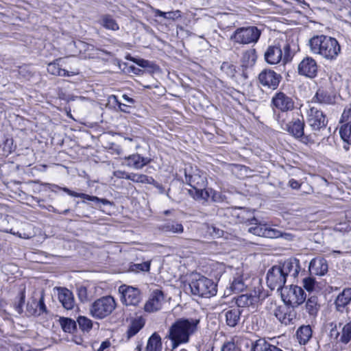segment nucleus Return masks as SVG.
Wrapping results in <instances>:
<instances>
[{"mask_svg":"<svg viewBox=\"0 0 351 351\" xmlns=\"http://www.w3.org/2000/svg\"><path fill=\"white\" fill-rule=\"evenodd\" d=\"M308 45L312 53L329 61L335 60L341 53V46L337 40L324 34L312 37Z\"/></svg>","mask_w":351,"mask_h":351,"instance_id":"f257e3e1","label":"nucleus"},{"mask_svg":"<svg viewBox=\"0 0 351 351\" xmlns=\"http://www.w3.org/2000/svg\"><path fill=\"white\" fill-rule=\"evenodd\" d=\"M199 318H179L170 327L169 337L172 341L173 349L181 343H187L191 335L197 330Z\"/></svg>","mask_w":351,"mask_h":351,"instance_id":"f03ea898","label":"nucleus"},{"mask_svg":"<svg viewBox=\"0 0 351 351\" xmlns=\"http://www.w3.org/2000/svg\"><path fill=\"white\" fill-rule=\"evenodd\" d=\"M189 287L193 295L204 298L215 295L217 291V285L212 280L199 274L192 276Z\"/></svg>","mask_w":351,"mask_h":351,"instance_id":"7ed1b4c3","label":"nucleus"},{"mask_svg":"<svg viewBox=\"0 0 351 351\" xmlns=\"http://www.w3.org/2000/svg\"><path fill=\"white\" fill-rule=\"evenodd\" d=\"M116 307L112 296H105L96 300L90 308L91 315L97 319H103L110 315Z\"/></svg>","mask_w":351,"mask_h":351,"instance_id":"20e7f679","label":"nucleus"},{"mask_svg":"<svg viewBox=\"0 0 351 351\" xmlns=\"http://www.w3.org/2000/svg\"><path fill=\"white\" fill-rule=\"evenodd\" d=\"M261 32L255 26L237 28L230 36L234 43L243 45L256 43L259 40Z\"/></svg>","mask_w":351,"mask_h":351,"instance_id":"39448f33","label":"nucleus"},{"mask_svg":"<svg viewBox=\"0 0 351 351\" xmlns=\"http://www.w3.org/2000/svg\"><path fill=\"white\" fill-rule=\"evenodd\" d=\"M281 297L287 306L294 308L305 301L306 295L300 287L291 285L281 291Z\"/></svg>","mask_w":351,"mask_h":351,"instance_id":"423d86ee","label":"nucleus"},{"mask_svg":"<svg viewBox=\"0 0 351 351\" xmlns=\"http://www.w3.org/2000/svg\"><path fill=\"white\" fill-rule=\"evenodd\" d=\"M306 121L313 131L325 128L328 123L326 114L315 106H309L307 110Z\"/></svg>","mask_w":351,"mask_h":351,"instance_id":"0eeeda50","label":"nucleus"},{"mask_svg":"<svg viewBox=\"0 0 351 351\" xmlns=\"http://www.w3.org/2000/svg\"><path fill=\"white\" fill-rule=\"evenodd\" d=\"M267 286L271 289H276L277 291H282L285 289V284L287 281L281 267L277 265L271 267L266 276Z\"/></svg>","mask_w":351,"mask_h":351,"instance_id":"6e6552de","label":"nucleus"},{"mask_svg":"<svg viewBox=\"0 0 351 351\" xmlns=\"http://www.w3.org/2000/svg\"><path fill=\"white\" fill-rule=\"evenodd\" d=\"M119 292L121 301L126 306H138L143 299L141 291L136 287L123 285L119 287Z\"/></svg>","mask_w":351,"mask_h":351,"instance_id":"1a4fd4ad","label":"nucleus"},{"mask_svg":"<svg viewBox=\"0 0 351 351\" xmlns=\"http://www.w3.org/2000/svg\"><path fill=\"white\" fill-rule=\"evenodd\" d=\"M185 182L192 189L205 188L207 180L205 174L196 167L189 166L184 169Z\"/></svg>","mask_w":351,"mask_h":351,"instance_id":"9d476101","label":"nucleus"},{"mask_svg":"<svg viewBox=\"0 0 351 351\" xmlns=\"http://www.w3.org/2000/svg\"><path fill=\"white\" fill-rule=\"evenodd\" d=\"M304 121L301 116V118H293L287 124V131L295 138L300 139L302 143L307 144L310 142L311 138L304 134Z\"/></svg>","mask_w":351,"mask_h":351,"instance_id":"9b49d317","label":"nucleus"},{"mask_svg":"<svg viewBox=\"0 0 351 351\" xmlns=\"http://www.w3.org/2000/svg\"><path fill=\"white\" fill-rule=\"evenodd\" d=\"M257 222L258 220L255 217L250 219V223L255 226L248 228L249 232L258 237L269 239L278 238L282 236L280 231L269 226L267 224L257 223Z\"/></svg>","mask_w":351,"mask_h":351,"instance_id":"f8f14e48","label":"nucleus"},{"mask_svg":"<svg viewBox=\"0 0 351 351\" xmlns=\"http://www.w3.org/2000/svg\"><path fill=\"white\" fill-rule=\"evenodd\" d=\"M281 75L271 69H264L258 75L260 84L265 88L275 90L281 80Z\"/></svg>","mask_w":351,"mask_h":351,"instance_id":"ddd939ff","label":"nucleus"},{"mask_svg":"<svg viewBox=\"0 0 351 351\" xmlns=\"http://www.w3.org/2000/svg\"><path fill=\"white\" fill-rule=\"evenodd\" d=\"M271 104L281 112L291 111L295 107L293 99L282 92L275 94L272 98Z\"/></svg>","mask_w":351,"mask_h":351,"instance_id":"4468645a","label":"nucleus"},{"mask_svg":"<svg viewBox=\"0 0 351 351\" xmlns=\"http://www.w3.org/2000/svg\"><path fill=\"white\" fill-rule=\"evenodd\" d=\"M298 70L300 75L314 78L317 75L318 66L315 60L307 56L298 64Z\"/></svg>","mask_w":351,"mask_h":351,"instance_id":"2eb2a0df","label":"nucleus"},{"mask_svg":"<svg viewBox=\"0 0 351 351\" xmlns=\"http://www.w3.org/2000/svg\"><path fill=\"white\" fill-rule=\"evenodd\" d=\"M164 300L165 295L163 292L159 289L154 290L148 300L145 304V311L147 313H154L159 311L162 307Z\"/></svg>","mask_w":351,"mask_h":351,"instance_id":"dca6fc26","label":"nucleus"},{"mask_svg":"<svg viewBox=\"0 0 351 351\" xmlns=\"http://www.w3.org/2000/svg\"><path fill=\"white\" fill-rule=\"evenodd\" d=\"M278 265L281 267V270L283 271L286 278L288 276L296 278L301 269L300 261L296 258H290Z\"/></svg>","mask_w":351,"mask_h":351,"instance_id":"f3484780","label":"nucleus"},{"mask_svg":"<svg viewBox=\"0 0 351 351\" xmlns=\"http://www.w3.org/2000/svg\"><path fill=\"white\" fill-rule=\"evenodd\" d=\"M124 160L128 167L139 170L149 164L152 159L148 157H143L139 154H134L125 157Z\"/></svg>","mask_w":351,"mask_h":351,"instance_id":"a211bd4d","label":"nucleus"},{"mask_svg":"<svg viewBox=\"0 0 351 351\" xmlns=\"http://www.w3.org/2000/svg\"><path fill=\"white\" fill-rule=\"evenodd\" d=\"M274 315L282 323L288 325L295 318V312L290 306H278L274 311Z\"/></svg>","mask_w":351,"mask_h":351,"instance_id":"6ab92c4d","label":"nucleus"},{"mask_svg":"<svg viewBox=\"0 0 351 351\" xmlns=\"http://www.w3.org/2000/svg\"><path fill=\"white\" fill-rule=\"evenodd\" d=\"M243 309L239 307H230L223 311L226 317V323L229 327L237 326L241 319Z\"/></svg>","mask_w":351,"mask_h":351,"instance_id":"aec40b11","label":"nucleus"},{"mask_svg":"<svg viewBox=\"0 0 351 351\" xmlns=\"http://www.w3.org/2000/svg\"><path fill=\"white\" fill-rule=\"evenodd\" d=\"M328 263L324 258H315L309 263L308 270L311 275L324 276L328 271Z\"/></svg>","mask_w":351,"mask_h":351,"instance_id":"412c9836","label":"nucleus"},{"mask_svg":"<svg viewBox=\"0 0 351 351\" xmlns=\"http://www.w3.org/2000/svg\"><path fill=\"white\" fill-rule=\"evenodd\" d=\"M54 187L62 190L63 191L66 192L67 194H69V195H71L72 197H81L84 199L93 202L96 204H98L99 203H101L104 205H111L112 204V202H110L109 200H108L107 199L99 198L96 196H92V195H87L85 193H77V192L70 190L69 189H68L66 187H60V186H58V185H54Z\"/></svg>","mask_w":351,"mask_h":351,"instance_id":"4be33fe9","label":"nucleus"},{"mask_svg":"<svg viewBox=\"0 0 351 351\" xmlns=\"http://www.w3.org/2000/svg\"><path fill=\"white\" fill-rule=\"evenodd\" d=\"M58 300L66 310H71L75 305L73 293L66 288H58Z\"/></svg>","mask_w":351,"mask_h":351,"instance_id":"5701e85b","label":"nucleus"},{"mask_svg":"<svg viewBox=\"0 0 351 351\" xmlns=\"http://www.w3.org/2000/svg\"><path fill=\"white\" fill-rule=\"evenodd\" d=\"M158 229L164 233L181 234L184 232L182 223L171 219L165 220L158 226Z\"/></svg>","mask_w":351,"mask_h":351,"instance_id":"b1692460","label":"nucleus"},{"mask_svg":"<svg viewBox=\"0 0 351 351\" xmlns=\"http://www.w3.org/2000/svg\"><path fill=\"white\" fill-rule=\"evenodd\" d=\"M282 49L279 45L269 46L265 53V61L270 64H275L282 60Z\"/></svg>","mask_w":351,"mask_h":351,"instance_id":"393cba45","label":"nucleus"},{"mask_svg":"<svg viewBox=\"0 0 351 351\" xmlns=\"http://www.w3.org/2000/svg\"><path fill=\"white\" fill-rule=\"evenodd\" d=\"M258 300L259 296L256 294V291L242 294L236 298V307L243 309V308L254 305L258 302Z\"/></svg>","mask_w":351,"mask_h":351,"instance_id":"a878e982","label":"nucleus"},{"mask_svg":"<svg viewBox=\"0 0 351 351\" xmlns=\"http://www.w3.org/2000/svg\"><path fill=\"white\" fill-rule=\"evenodd\" d=\"M145 324V319L142 316L132 318L126 332L128 339L135 336L144 327Z\"/></svg>","mask_w":351,"mask_h":351,"instance_id":"bb28decb","label":"nucleus"},{"mask_svg":"<svg viewBox=\"0 0 351 351\" xmlns=\"http://www.w3.org/2000/svg\"><path fill=\"white\" fill-rule=\"evenodd\" d=\"M351 300V288H346L337 297L335 304L338 311L342 312Z\"/></svg>","mask_w":351,"mask_h":351,"instance_id":"cd10ccee","label":"nucleus"},{"mask_svg":"<svg viewBox=\"0 0 351 351\" xmlns=\"http://www.w3.org/2000/svg\"><path fill=\"white\" fill-rule=\"evenodd\" d=\"M257 59L255 49H250L243 53L241 57V66L245 69L252 68L256 63Z\"/></svg>","mask_w":351,"mask_h":351,"instance_id":"c85d7f7f","label":"nucleus"},{"mask_svg":"<svg viewBox=\"0 0 351 351\" xmlns=\"http://www.w3.org/2000/svg\"><path fill=\"white\" fill-rule=\"evenodd\" d=\"M25 291H21L14 298L11 304L13 315H19L23 313V304L25 303Z\"/></svg>","mask_w":351,"mask_h":351,"instance_id":"c756f323","label":"nucleus"},{"mask_svg":"<svg viewBox=\"0 0 351 351\" xmlns=\"http://www.w3.org/2000/svg\"><path fill=\"white\" fill-rule=\"evenodd\" d=\"M297 339L300 344L305 345L312 337V329L309 325L300 326L296 332Z\"/></svg>","mask_w":351,"mask_h":351,"instance_id":"7c9ffc66","label":"nucleus"},{"mask_svg":"<svg viewBox=\"0 0 351 351\" xmlns=\"http://www.w3.org/2000/svg\"><path fill=\"white\" fill-rule=\"evenodd\" d=\"M306 311L310 316L315 317L320 308L318 298L315 295L309 297L306 302Z\"/></svg>","mask_w":351,"mask_h":351,"instance_id":"2f4dec72","label":"nucleus"},{"mask_svg":"<svg viewBox=\"0 0 351 351\" xmlns=\"http://www.w3.org/2000/svg\"><path fill=\"white\" fill-rule=\"evenodd\" d=\"M99 23L107 29L117 31L119 29V26L117 21L111 15L109 14L102 15L100 17Z\"/></svg>","mask_w":351,"mask_h":351,"instance_id":"473e14b6","label":"nucleus"},{"mask_svg":"<svg viewBox=\"0 0 351 351\" xmlns=\"http://www.w3.org/2000/svg\"><path fill=\"white\" fill-rule=\"evenodd\" d=\"M161 347L162 342L160 335L156 332L153 333L148 339L146 351H160Z\"/></svg>","mask_w":351,"mask_h":351,"instance_id":"72a5a7b5","label":"nucleus"},{"mask_svg":"<svg viewBox=\"0 0 351 351\" xmlns=\"http://www.w3.org/2000/svg\"><path fill=\"white\" fill-rule=\"evenodd\" d=\"M12 219H13L11 217L7 215L0 213V231L4 232H9L14 235L16 234L19 237L25 238V237H22L21 234H19V232L16 233L12 231V229L10 228V221Z\"/></svg>","mask_w":351,"mask_h":351,"instance_id":"f704fd0d","label":"nucleus"},{"mask_svg":"<svg viewBox=\"0 0 351 351\" xmlns=\"http://www.w3.org/2000/svg\"><path fill=\"white\" fill-rule=\"evenodd\" d=\"M189 193L196 200L206 201L210 197V189H206V187L192 189Z\"/></svg>","mask_w":351,"mask_h":351,"instance_id":"c9c22d12","label":"nucleus"},{"mask_svg":"<svg viewBox=\"0 0 351 351\" xmlns=\"http://www.w3.org/2000/svg\"><path fill=\"white\" fill-rule=\"evenodd\" d=\"M60 324L65 332L73 333L77 330V323L71 318L60 317Z\"/></svg>","mask_w":351,"mask_h":351,"instance_id":"e433bc0d","label":"nucleus"},{"mask_svg":"<svg viewBox=\"0 0 351 351\" xmlns=\"http://www.w3.org/2000/svg\"><path fill=\"white\" fill-rule=\"evenodd\" d=\"M108 101L110 104L113 105V107L116 108L117 106V110H120L125 113H130L132 106L130 104H126L121 103L119 101L118 97L116 95H112L108 98Z\"/></svg>","mask_w":351,"mask_h":351,"instance_id":"4c0bfd02","label":"nucleus"},{"mask_svg":"<svg viewBox=\"0 0 351 351\" xmlns=\"http://www.w3.org/2000/svg\"><path fill=\"white\" fill-rule=\"evenodd\" d=\"M313 99L323 104H330L333 101L332 97L326 90L323 89H319L317 91Z\"/></svg>","mask_w":351,"mask_h":351,"instance_id":"58836bf2","label":"nucleus"},{"mask_svg":"<svg viewBox=\"0 0 351 351\" xmlns=\"http://www.w3.org/2000/svg\"><path fill=\"white\" fill-rule=\"evenodd\" d=\"M125 178L128 180H131L134 182L143 183V184H149V181L152 180V177L148 176L145 174H139V173H126Z\"/></svg>","mask_w":351,"mask_h":351,"instance_id":"ea45409f","label":"nucleus"},{"mask_svg":"<svg viewBox=\"0 0 351 351\" xmlns=\"http://www.w3.org/2000/svg\"><path fill=\"white\" fill-rule=\"evenodd\" d=\"M60 61V59L49 63L47 66V71L52 75L65 77V75H68V73L66 72L65 69L60 67L59 64Z\"/></svg>","mask_w":351,"mask_h":351,"instance_id":"a19ab883","label":"nucleus"},{"mask_svg":"<svg viewBox=\"0 0 351 351\" xmlns=\"http://www.w3.org/2000/svg\"><path fill=\"white\" fill-rule=\"evenodd\" d=\"M339 134L344 142L351 145V121L341 126Z\"/></svg>","mask_w":351,"mask_h":351,"instance_id":"79ce46f5","label":"nucleus"},{"mask_svg":"<svg viewBox=\"0 0 351 351\" xmlns=\"http://www.w3.org/2000/svg\"><path fill=\"white\" fill-rule=\"evenodd\" d=\"M150 261H145L141 263H132L129 265L128 271L138 273L139 271H149L150 269Z\"/></svg>","mask_w":351,"mask_h":351,"instance_id":"37998d69","label":"nucleus"},{"mask_svg":"<svg viewBox=\"0 0 351 351\" xmlns=\"http://www.w3.org/2000/svg\"><path fill=\"white\" fill-rule=\"evenodd\" d=\"M77 322L80 328L84 332H88L93 328L92 321L84 316H79Z\"/></svg>","mask_w":351,"mask_h":351,"instance_id":"c03bdc74","label":"nucleus"},{"mask_svg":"<svg viewBox=\"0 0 351 351\" xmlns=\"http://www.w3.org/2000/svg\"><path fill=\"white\" fill-rule=\"evenodd\" d=\"M245 282L241 276H238L237 278H235L231 285L230 289L234 293H239L243 291L245 288Z\"/></svg>","mask_w":351,"mask_h":351,"instance_id":"a18cd8bd","label":"nucleus"},{"mask_svg":"<svg viewBox=\"0 0 351 351\" xmlns=\"http://www.w3.org/2000/svg\"><path fill=\"white\" fill-rule=\"evenodd\" d=\"M351 341V322H348L342 328L340 341L343 343H348Z\"/></svg>","mask_w":351,"mask_h":351,"instance_id":"49530a36","label":"nucleus"},{"mask_svg":"<svg viewBox=\"0 0 351 351\" xmlns=\"http://www.w3.org/2000/svg\"><path fill=\"white\" fill-rule=\"evenodd\" d=\"M25 314L27 317L38 315V313L36 300L27 302Z\"/></svg>","mask_w":351,"mask_h":351,"instance_id":"de8ad7c7","label":"nucleus"},{"mask_svg":"<svg viewBox=\"0 0 351 351\" xmlns=\"http://www.w3.org/2000/svg\"><path fill=\"white\" fill-rule=\"evenodd\" d=\"M210 197L214 202L221 203L226 201V197L221 192L210 189Z\"/></svg>","mask_w":351,"mask_h":351,"instance_id":"09e8293b","label":"nucleus"},{"mask_svg":"<svg viewBox=\"0 0 351 351\" xmlns=\"http://www.w3.org/2000/svg\"><path fill=\"white\" fill-rule=\"evenodd\" d=\"M221 69L222 71L226 72L228 75L232 77L234 76V74L236 73V69L233 64L227 62H224L222 63Z\"/></svg>","mask_w":351,"mask_h":351,"instance_id":"8fccbe9b","label":"nucleus"},{"mask_svg":"<svg viewBox=\"0 0 351 351\" xmlns=\"http://www.w3.org/2000/svg\"><path fill=\"white\" fill-rule=\"evenodd\" d=\"M315 280L312 277H306L303 279V286L308 291H313Z\"/></svg>","mask_w":351,"mask_h":351,"instance_id":"3c124183","label":"nucleus"},{"mask_svg":"<svg viewBox=\"0 0 351 351\" xmlns=\"http://www.w3.org/2000/svg\"><path fill=\"white\" fill-rule=\"evenodd\" d=\"M37 308H38V315H40L41 313H47V307L44 302V297L42 295L38 302L36 301Z\"/></svg>","mask_w":351,"mask_h":351,"instance_id":"603ef678","label":"nucleus"},{"mask_svg":"<svg viewBox=\"0 0 351 351\" xmlns=\"http://www.w3.org/2000/svg\"><path fill=\"white\" fill-rule=\"evenodd\" d=\"M132 61L142 68L152 67V64L149 61L144 59L132 58Z\"/></svg>","mask_w":351,"mask_h":351,"instance_id":"864d4df0","label":"nucleus"},{"mask_svg":"<svg viewBox=\"0 0 351 351\" xmlns=\"http://www.w3.org/2000/svg\"><path fill=\"white\" fill-rule=\"evenodd\" d=\"M181 17V12L180 10L166 12V19L176 20Z\"/></svg>","mask_w":351,"mask_h":351,"instance_id":"5fc2aeb1","label":"nucleus"},{"mask_svg":"<svg viewBox=\"0 0 351 351\" xmlns=\"http://www.w3.org/2000/svg\"><path fill=\"white\" fill-rule=\"evenodd\" d=\"M221 351H237V346L234 342L228 341L223 345Z\"/></svg>","mask_w":351,"mask_h":351,"instance_id":"6e6d98bb","label":"nucleus"},{"mask_svg":"<svg viewBox=\"0 0 351 351\" xmlns=\"http://www.w3.org/2000/svg\"><path fill=\"white\" fill-rule=\"evenodd\" d=\"M78 297L81 301H85L87 300V290L85 287H80L78 289Z\"/></svg>","mask_w":351,"mask_h":351,"instance_id":"4d7b16f0","label":"nucleus"},{"mask_svg":"<svg viewBox=\"0 0 351 351\" xmlns=\"http://www.w3.org/2000/svg\"><path fill=\"white\" fill-rule=\"evenodd\" d=\"M152 180L153 182H152L150 180L149 184L154 185L158 190V192L160 193H161V194L164 193L165 191V187L161 184L156 182L152 177Z\"/></svg>","mask_w":351,"mask_h":351,"instance_id":"13d9d810","label":"nucleus"},{"mask_svg":"<svg viewBox=\"0 0 351 351\" xmlns=\"http://www.w3.org/2000/svg\"><path fill=\"white\" fill-rule=\"evenodd\" d=\"M284 50V60H287L289 58V51H290V45L289 43H286L284 45L283 48L282 49Z\"/></svg>","mask_w":351,"mask_h":351,"instance_id":"bf43d9fd","label":"nucleus"},{"mask_svg":"<svg viewBox=\"0 0 351 351\" xmlns=\"http://www.w3.org/2000/svg\"><path fill=\"white\" fill-rule=\"evenodd\" d=\"M289 185L293 189H298L300 187V184L299 182L294 179H291L289 180Z\"/></svg>","mask_w":351,"mask_h":351,"instance_id":"052dcab7","label":"nucleus"},{"mask_svg":"<svg viewBox=\"0 0 351 351\" xmlns=\"http://www.w3.org/2000/svg\"><path fill=\"white\" fill-rule=\"evenodd\" d=\"M122 98L124 99V101L127 103L126 104L132 105L135 103V100L130 97H128L127 95H123Z\"/></svg>","mask_w":351,"mask_h":351,"instance_id":"680f3d73","label":"nucleus"},{"mask_svg":"<svg viewBox=\"0 0 351 351\" xmlns=\"http://www.w3.org/2000/svg\"><path fill=\"white\" fill-rule=\"evenodd\" d=\"M110 341H108V340H106V341H103V342L101 343L100 347H101L102 349L105 350V349H106V348H109V347H110Z\"/></svg>","mask_w":351,"mask_h":351,"instance_id":"e2e57ef3","label":"nucleus"},{"mask_svg":"<svg viewBox=\"0 0 351 351\" xmlns=\"http://www.w3.org/2000/svg\"><path fill=\"white\" fill-rule=\"evenodd\" d=\"M155 13L156 16H161L165 19L166 12H162L161 10H156Z\"/></svg>","mask_w":351,"mask_h":351,"instance_id":"0e129e2a","label":"nucleus"},{"mask_svg":"<svg viewBox=\"0 0 351 351\" xmlns=\"http://www.w3.org/2000/svg\"><path fill=\"white\" fill-rule=\"evenodd\" d=\"M66 72L68 73V75H65V76H73V75H75L76 74H77L78 73L77 72H73V71H68L66 70Z\"/></svg>","mask_w":351,"mask_h":351,"instance_id":"69168bd1","label":"nucleus"},{"mask_svg":"<svg viewBox=\"0 0 351 351\" xmlns=\"http://www.w3.org/2000/svg\"><path fill=\"white\" fill-rule=\"evenodd\" d=\"M70 212V210L69 209H66V210H64L63 211L60 212V214H62V215H66L67 213H69Z\"/></svg>","mask_w":351,"mask_h":351,"instance_id":"338daca9","label":"nucleus"},{"mask_svg":"<svg viewBox=\"0 0 351 351\" xmlns=\"http://www.w3.org/2000/svg\"><path fill=\"white\" fill-rule=\"evenodd\" d=\"M170 213H171V211H170L169 210H167L164 211V214H165V215H169Z\"/></svg>","mask_w":351,"mask_h":351,"instance_id":"774afa93","label":"nucleus"}]
</instances>
